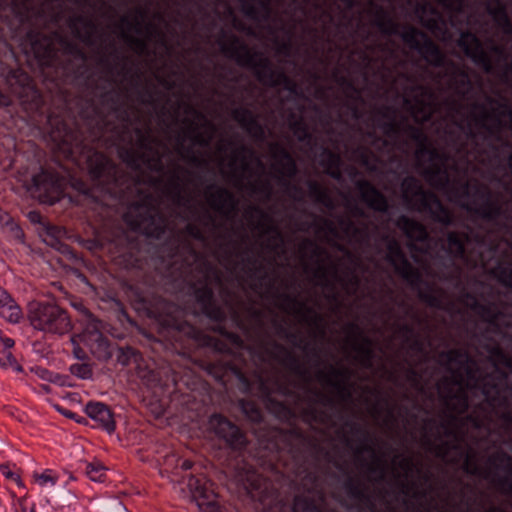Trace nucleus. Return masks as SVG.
<instances>
[{"mask_svg": "<svg viewBox=\"0 0 512 512\" xmlns=\"http://www.w3.org/2000/svg\"><path fill=\"white\" fill-rule=\"evenodd\" d=\"M341 224L345 225V232L346 233L351 232L352 235L354 237H356V238H361V239L366 240V241L369 240L370 236H369V232H368V227L367 226H365L364 228H359L351 220H348V221L341 220Z\"/></svg>", "mask_w": 512, "mask_h": 512, "instance_id": "obj_52", "label": "nucleus"}, {"mask_svg": "<svg viewBox=\"0 0 512 512\" xmlns=\"http://www.w3.org/2000/svg\"><path fill=\"white\" fill-rule=\"evenodd\" d=\"M188 487L200 498L208 499L209 491L207 488V480L204 476L191 475L188 479Z\"/></svg>", "mask_w": 512, "mask_h": 512, "instance_id": "obj_44", "label": "nucleus"}, {"mask_svg": "<svg viewBox=\"0 0 512 512\" xmlns=\"http://www.w3.org/2000/svg\"><path fill=\"white\" fill-rule=\"evenodd\" d=\"M350 376L351 374L348 369H340L332 365L330 366V374H327L323 370L318 371V379L331 387L343 401H349L352 398L350 385L348 383Z\"/></svg>", "mask_w": 512, "mask_h": 512, "instance_id": "obj_15", "label": "nucleus"}, {"mask_svg": "<svg viewBox=\"0 0 512 512\" xmlns=\"http://www.w3.org/2000/svg\"><path fill=\"white\" fill-rule=\"evenodd\" d=\"M273 157L280 164L279 183L286 189L289 196L296 201L303 200V189L292 183V179L298 174V166L293 155L284 147L279 144H274Z\"/></svg>", "mask_w": 512, "mask_h": 512, "instance_id": "obj_9", "label": "nucleus"}, {"mask_svg": "<svg viewBox=\"0 0 512 512\" xmlns=\"http://www.w3.org/2000/svg\"><path fill=\"white\" fill-rule=\"evenodd\" d=\"M31 191L39 201L52 205L63 194L62 178L57 173L42 168L32 177Z\"/></svg>", "mask_w": 512, "mask_h": 512, "instance_id": "obj_10", "label": "nucleus"}, {"mask_svg": "<svg viewBox=\"0 0 512 512\" xmlns=\"http://www.w3.org/2000/svg\"><path fill=\"white\" fill-rule=\"evenodd\" d=\"M322 154L324 159L321 164L326 168V173L333 179L341 180L342 175L339 171L340 156L327 147H322Z\"/></svg>", "mask_w": 512, "mask_h": 512, "instance_id": "obj_41", "label": "nucleus"}, {"mask_svg": "<svg viewBox=\"0 0 512 512\" xmlns=\"http://www.w3.org/2000/svg\"><path fill=\"white\" fill-rule=\"evenodd\" d=\"M15 361V358L13 357L11 351L8 350H0V366L6 367L8 365H11Z\"/></svg>", "mask_w": 512, "mask_h": 512, "instance_id": "obj_64", "label": "nucleus"}, {"mask_svg": "<svg viewBox=\"0 0 512 512\" xmlns=\"http://www.w3.org/2000/svg\"><path fill=\"white\" fill-rule=\"evenodd\" d=\"M408 131L411 139L417 142L420 146L418 149V154L420 156L429 155L432 160L441 158V154L435 148H432L427 144V137L421 129L414 126H408Z\"/></svg>", "mask_w": 512, "mask_h": 512, "instance_id": "obj_38", "label": "nucleus"}, {"mask_svg": "<svg viewBox=\"0 0 512 512\" xmlns=\"http://www.w3.org/2000/svg\"><path fill=\"white\" fill-rule=\"evenodd\" d=\"M221 52L239 66L253 71L257 80L272 88L283 87L290 94L300 97L302 91L297 83L283 70L276 69L272 62L259 53L252 52L239 37L231 35L230 42L221 41Z\"/></svg>", "mask_w": 512, "mask_h": 512, "instance_id": "obj_4", "label": "nucleus"}, {"mask_svg": "<svg viewBox=\"0 0 512 512\" xmlns=\"http://www.w3.org/2000/svg\"><path fill=\"white\" fill-rule=\"evenodd\" d=\"M274 349L285 354L283 359H280L277 353L265 348V352L269 354L273 359L279 361L283 364L290 372L295 374L296 376L304 379L307 384L310 383V373L307 368L301 363L300 359L291 351L286 349L283 345L279 344L276 341L272 342Z\"/></svg>", "mask_w": 512, "mask_h": 512, "instance_id": "obj_20", "label": "nucleus"}, {"mask_svg": "<svg viewBox=\"0 0 512 512\" xmlns=\"http://www.w3.org/2000/svg\"><path fill=\"white\" fill-rule=\"evenodd\" d=\"M240 407L248 419L259 426L262 425L264 420L263 411L254 400L242 399L240 400Z\"/></svg>", "mask_w": 512, "mask_h": 512, "instance_id": "obj_43", "label": "nucleus"}, {"mask_svg": "<svg viewBox=\"0 0 512 512\" xmlns=\"http://www.w3.org/2000/svg\"><path fill=\"white\" fill-rule=\"evenodd\" d=\"M463 470L469 475L479 476L482 474V470L478 466L475 456L468 452L465 454Z\"/></svg>", "mask_w": 512, "mask_h": 512, "instance_id": "obj_53", "label": "nucleus"}, {"mask_svg": "<svg viewBox=\"0 0 512 512\" xmlns=\"http://www.w3.org/2000/svg\"><path fill=\"white\" fill-rule=\"evenodd\" d=\"M488 380H485L481 387V393L486 399L488 405L494 407L495 405L505 408L500 414V419L504 422L506 429L510 430L512 427V411L508 409L509 401L506 397L501 395L499 384L492 379V375H487Z\"/></svg>", "mask_w": 512, "mask_h": 512, "instance_id": "obj_16", "label": "nucleus"}, {"mask_svg": "<svg viewBox=\"0 0 512 512\" xmlns=\"http://www.w3.org/2000/svg\"><path fill=\"white\" fill-rule=\"evenodd\" d=\"M185 233L193 238L194 240L205 242L206 241V235L203 232V230L198 227L196 224L189 223L185 227Z\"/></svg>", "mask_w": 512, "mask_h": 512, "instance_id": "obj_56", "label": "nucleus"}, {"mask_svg": "<svg viewBox=\"0 0 512 512\" xmlns=\"http://www.w3.org/2000/svg\"><path fill=\"white\" fill-rule=\"evenodd\" d=\"M249 211L251 213H256L258 214L264 221L268 222L269 225L266 226V232H271V233H274L275 234V237L281 242V243H284V237H283V234L281 233L280 229L272 224V219L271 217L269 216V214H267L263 209H261L259 206H250L249 207Z\"/></svg>", "mask_w": 512, "mask_h": 512, "instance_id": "obj_48", "label": "nucleus"}, {"mask_svg": "<svg viewBox=\"0 0 512 512\" xmlns=\"http://www.w3.org/2000/svg\"><path fill=\"white\" fill-rule=\"evenodd\" d=\"M446 241L447 244H442L441 246L445 256L438 255L441 265L444 268L454 266L457 260H467V245L471 243V236L469 233L449 231L446 234Z\"/></svg>", "mask_w": 512, "mask_h": 512, "instance_id": "obj_13", "label": "nucleus"}, {"mask_svg": "<svg viewBox=\"0 0 512 512\" xmlns=\"http://www.w3.org/2000/svg\"><path fill=\"white\" fill-rule=\"evenodd\" d=\"M34 371L35 374L42 380L57 384L59 386L65 385L64 376L59 373H55L43 367H36Z\"/></svg>", "mask_w": 512, "mask_h": 512, "instance_id": "obj_49", "label": "nucleus"}, {"mask_svg": "<svg viewBox=\"0 0 512 512\" xmlns=\"http://www.w3.org/2000/svg\"><path fill=\"white\" fill-rule=\"evenodd\" d=\"M28 10L20 23L14 16L0 26V79L20 98L27 91L40 97L32 78L20 67L17 56L20 52L55 84L71 74L87 84L91 79L86 66L87 53L57 30L46 33V27L40 25L44 18L42 9L32 5Z\"/></svg>", "mask_w": 512, "mask_h": 512, "instance_id": "obj_2", "label": "nucleus"}, {"mask_svg": "<svg viewBox=\"0 0 512 512\" xmlns=\"http://www.w3.org/2000/svg\"><path fill=\"white\" fill-rule=\"evenodd\" d=\"M27 218L32 224L38 226L40 235L43 236L45 241L51 246L56 247L61 244L60 237L63 234L62 229L46 221L41 212L31 210L27 213Z\"/></svg>", "mask_w": 512, "mask_h": 512, "instance_id": "obj_24", "label": "nucleus"}, {"mask_svg": "<svg viewBox=\"0 0 512 512\" xmlns=\"http://www.w3.org/2000/svg\"><path fill=\"white\" fill-rule=\"evenodd\" d=\"M356 187L361 200L372 210L388 213L390 205L387 197L368 180H359Z\"/></svg>", "mask_w": 512, "mask_h": 512, "instance_id": "obj_18", "label": "nucleus"}, {"mask_svg": "<svg viewBox=\"0 0 512 512\" xmlns=\"http://www.w3.org/2000/svg\"><path fill=\"white\" fill-rule=\"evenodd\" d=\"M85 413L98 424V427L108 434H112L115 431L114 413L108 405L91 401L86 405Z\"/></svg>", "mask_w": 512, "mask_h": 512, "instance_id": "obj_21", "label": "nucleus"}, {"mask_svg": "<svg viewBox=\"0 0 512 512\" xmlns=\"http://www.w3.org/2000/svg\"><path fill=\"white\" fill-rule=\"evenodd\" d=\"M438 2L447 9L461 11L464 0H438Z\"/></svg>", "mask_w": 512, "mask_h": 512, "instance_id": "obj_62", "label": "nucleus"}, {"mask_svg": "<svg viewBox=\"0 0 512 512\" xmlns=\"http://www.w3.org/2000/svg\"><path fill=\"white\" fill-rule=\"evenodd\" d=\"M385 239L388 240L386 261L394 268L395 273L418 292L419 299L427 306L441 309V297L433 292L432 286L424 280L422 272L408 260L398 241L389 239L388 236Z\"/></svg>", "mask_w": 512, "mask_h": 512, "instance_id": "obj_5", "label": "nucleus"}, {"mask_svg": "<svg viewBox=\"0 0 512 512\" xmlns=\"http://www.w3.org/2000/svg\"><path fill=\"white\" fill-rule=\"evenodd\" d=\"M493 354L508 368L512 369V360L510 357L499 347L493 349Z\"/></svg>", "mask_w": 512, "mask_h": 512, "instance_id": "obj_61", "label": "nucleus"}, {"mask_svg": "<svg viewBox=\"0 0 512 512\" xmlns=\"http://www.w3.org/2000/svg\"><path fill=\"white\" fill-rule=\"evenodd\" d=\"M444 404L450 411L449 418L452 422L458 421V416L464 415L470 408V399L465 390L454 392L448 390V394L443 397Z\"/></svg>", "mask_w": 512, "mask_h": 512, "instance_id": "obj_26", "label": "nucleus"}, {"mask_svg": "<svg viewBox=\"0 0 512 512\" xmlns=\"http://www.w3.org/2000/svg\"><path fill=\"white\" fill-rule=\"evenodd\" d=\"M170 195L175 204L178 206H183L189 203V199H187L183 194V189L181 185V179L179 175L174 174L173 180L171 183Z\"/></svg>", "mask_w": 512, "mask_h": 512, "instance_id": "obj_47", "label": "nucleus"}, {"mask_svg": "<svg viewBox=\"0 0 512 512\" xmlns=\"http://www.w3.org/2000/svg\"><path fill=\"white\" fill-rule=\"evenodd\" d=\"M123 37L132 45H134L139 51L143 52L147 49V44L144 40L132 37L126 33H123Z\"/></svg>", "mask_w": 512, "mask_h": 512, "instance_id": "obj_63", "label": "nucleus"}, {"mask_svg": "<svg viewBox=\"0 0 512 512\" xmlns=\"http://www.w3.org/2000/svg\"><path fill=\"white\" fill-rule=\"evenodd\" d=\"M452 83L456 88V92L461 96H465L466 90H471L473 87V83L470 77L469 82H466L464 79H455V81Z\"/></svg>", "mask_w": 512, "mask_h": 512, "instance_id": "obj_58", "label": "nucleus"}, {"mask_svg": "<svg viewBox=\"0 0 512 512\" xmlns=\"http://www.w3.org/2000/svg\"><path fill=\"white\" fill-rule=\"evenodd\" d=\"M134 133L138 138V146L141 150L151 151L152 146V136L150 133V129L144 130L141 127H135Z\"/></svg>", "mask_w": 512, "mask_h": 512, "instance_id": "obj_51", "label": "nucleus"}, {"mask_svg": "<svg viewBox=\"0 0 512 512\" xmlns=\"http://www.w3.org/2000/svg\"><path fill=\"white\" fill-rule=\"evenodd\" d=\"M100 101L122 124L108 118L93 99L77 100V115L65 100L63 109L47 116L49 137L53 149L81 170H86L101 193L111 200L122 202L138 184V180L100 151L101 146H115L120 160L131 170L139 172L145 164L151 171L163 172L161 157L153 158L133 148L131 126L134 121L129 107L122 102L117 89H104Z\"/></svg>", "mask_w": 512, "mask_h": 512, "instance_id": "obj_1", "label": "nucleus"}, {"mask_svg": "<svg viewBox=\"0 0 512 512\" xmlns=\"http://www.w3.org/2000/svg\"><path fill=\"white\" fill-rule=\"evenodd\" d=\"M401 187L404 201L411 209L427 214L433 222L445 228L454 225V215L449 208L435 193L426 191L416 177L407 176L403 179Z\"/></svg>", "mask_w": 512, "mask_h": 512, "instance_id": "obj_6", "label": "nucleus"}, {"mask_svg": "<svg viewBox=\"0 0 512 512\" xmlns=\"http://www.w3.org/2000/svg\"><path fill=\"white\" fill-rule=\"evenodd\" d=\"M243 13L251 19H258L260 11L266 16L271 12L270 0H240Z\"/></svg>", "mask_w": 512, "mask_h": 512, "instance_id": "obj_39", "label": "nucleus"}, {"mask_svg": "<svg viewBox=\"0 0 512 512\" xmlns=\"http://www.w3.org/2000/svg\"><path fill=\"white\" fill-rule=\"evenodd\" d=\"M69 26L75 36L86 45H96L95 33L98 30V25L94 20L85 15H76L69 20Z\"/></svg>", "mask_w": 512, "mask_h": 512, "instance_id": "obj_22", "label": "nucleus"}, {"mask_svg": "<svg viewBox=\"0 0 512 512\" xmlns=\"http://www.w3.org/2000/svg\"><path fill=\"white\" fill-rule=\"evenodd\" d=\"M308 391L313 395V399L311 400L312 405L303 409L302 411V417L303 421L308 424L312 425L314 423H321L323 422L322 414L318 411V409L314 406L315 403H321L325 406H335V401L332 397L322 393L321 391L317 389H313L308 386Z\"/></svg>", "mask_w": 512, "mask_h": 512, "instance_id": "obj_27", "label": "nucleus"}, {"mask_svg": "<svg viewBox=\"0 0 512 512\" xmlns=\"http://www.w3.org/2000/svg\"><path fill=\"white\" fill-rule=\"evenodd\" d=\"M232 117L248 134L259 140L265 139V128L250 109L236 108Z\"/></svg>", "mask_w": 512, "mask_h": 512, "instance_id": "obj_23", "label": "nucleus"}, {"mask_svg": "<svg viewBox=\"0 0 512 512\" xmlns=\"http://www.w3.org/2000/svg\"><path fill=\"white\" fill-rule=\"evenodd\" d=\"M189 122V125L191 126V132L194 135V142L196 144H199L200 146L206 147L209 145V139L205 138L201 133L197 131V128L195 127L194 122L190 120H186Z\"/></svg>", "mask_w": 512, "mask_h": 512, "instance_id": "obj_59", "label": "nucleus"}, {"mask_svg": "<svg viewBox=\"0 0 512 512\" xmlns=\"http://www.w3.org/2000/svg\"><path fill=\"white\" fill-rule=\"evenodd\" d=\"M143 379L148 387L159 388L160 390H165L167 387H169L170 383L173 385L176 384V378L174 374H166L163 376L160 372L155 370H148L143 375Z\"/></svg>", "mask_w": 512, "mask_h": 512, "instance_id": "obj_40", "label": "nucleus"}, {"mask_svg": "<svg viewBox=\"0 0 512 512\" xmlns=\"http://www.w3.org/2000/svg\"><path fill=\"white\" fill-rule=\"evenodd\" d=\"M465 297L472 301L471 309L477 312L485 322L499 329V321L504 317V312L495 303L482 304L473 294L467 292Z\"/></svg>", "mask_w": 512, "mask_h": 512, "instance_id": "obj_28", "label": "nucleus"}, {"mask_svg": "<svg viewBox=\"0 0 512 512\" xmlns=\"http://www.w3.org/2000/svg\"><path fill=\"white\" fill-rule=\"evenodd\" d=\"M457 46L466 57L486 73H492L494 65L490 55L484 49L480 38L471 30H461Z\"/></svg>", "mask_w": 512, "mask_h": 512, "instance_id": "obj_12", "label": "nucleus"}, {"mask_svg": "<svg viewBox=\"0 0 512 512\" xmlns=\"http://www.w3.org/2000/svg\"><path fill=\"white\" fill-rule=\"evenodd\" d=\"M402 335L406 338V340L413 339L412 347L413 349L422 352L423 351V343L421 340L418 339L415 333V329L410 324H402L399 328Z\"/></svg>", "mask_w": 512, "mask_h": 512, "instance_id": "obj_50", "label": "nucleus"}, {"mask_svg": "<svg viewBox=\"0 0 512 512\" xmlns=\"http://www.w3.org/2000/svg\"><path fill=\"white\" fill-rule=\"evenodd\" d=\"M115 248L117 249L115 259L125 268L144 270L148 265L147 255L139 247L137 239L126 232H121V236L115 243Z\"/></svg>", "mask_w": 512, "mask_h": 512, "instance_id": "obj_11", "label": "nucleus"}, {"mask_svg": "<svg viewBox=\"0 0 512 512\" xmlns=\"http://www.w3.org/2000/svg\"><path fill=\"white\" fill-rule=\"evenodd\" d=\"M349 329L357 340H361V343H355V350L361 355L363 365L370 368L375 356L372 348V340L364 334L363 330L356 323H350Z\"/></svg>", "mask_w": 512, "mask_h": 512, "instance_id": "obj_31", "label": "nucleus"}, {"mask_svg": "<svg viewBox=\"0 0 512 512\" xmlns=\"http://www.w3.org/2000/svg\"><path fill=\"white\" fill-rule=\"evenodd\" d=\"M274 325L279 336L285 338L296 348L302 349L305 353L311 352L317 363H321L319 350L316 347H310L309 343L305 342L299 333L290 331L287 327L278 321H275Z\"/></svg>", "mask_w": 512, "mask_h": 512, "instance_id": "obj_32", "label": "nucleus"}, {"mask_svg": "<svg viewBox=\"0 0 512 512\" xmlns=\"http://www.w3.org/2000/svg\"><path fill=\"white\" fill-rule=\"evenodd\" d=\"M462 196L482 201L481 205H478L476 201L473 203L463 202L461 207L484 221L495 222L504 214L502 205L493 199L492 191L484 185L476 183L471 187L469 182H465L462 185Z\"/></svg>", "mask_w": 512, "mask_h": 512, "instance_id": "obj_7", "label": "nucleus"}, {"mask_svg": "<svg viewBox=\"0 0 512 512\" xmlns=\"http://www.w3.org/2000/svg\"><path fill=\"white\" fill-rule=\"evenodd\" d=\"M243 255L242 261L244 263V269L250 278L258 280V283L253 286V289H258L265 281L269 280V273L265 266L258 262L257 257L253 254L251 249H246Z\"/></svg>", "mask_w": 512, "mask_h": 512, "instance_id": "obj_30", "label": "nucleus"}, {"mask_svg": "<svg viewBox=\"0 0 512 512\" xmlns=\"http://www.w3.org/2000/svg\"><path fill=\"white\" fill-rule=\"evenodd\" d=\"M33 0H0V26L16 16L17 22H21V17L29 11Z\"/></svg>", "mask_w": 512, "mask_h": 512, "instance_id": "obj_29", "label": "nucleus"}, {"mask_svg": "<svg viewBox=\"0 0 512 512\" xmlns=\"http://www.w3.org/2000/svg\"><path fill=\"white\" fill-rule=\"evenodd\" d=\"M442 174L445 175V182L447 183L448 182L447 174L440 167H435V168L427 169L425 171V176L430 181L438 179Z\"/></svg>", "mask_w": 512, "mask_h": 512, "instance_id": "obj_60", "label": "nucleus"}, {"mask_svg": "<svg viewBox=\"0 0 512 512\" xmlns=\"http://www.w3.org/2000/svg\"><path fill=\"white\" fill-rule=\"evenodd\" d=\"M0 315L12 323L22 318V311L11 295L0 287Z\"/></svg>", "mask_w": 512, "mask_h": 512, "instance_id": "obj_34", "label": "nucleus"}, {"mask_svg": "<svg viewBox=\"0 0 512 512\" xmlns=\"http://www.w3.org/2000/svg\"><path fill=\"white\" fill-rule=\"evenodd\" d=\"M345 426L349 427L353 434L362 437V445L357 449V454L361 455L364 452H367L372 455L374 459V462L372 464H367L365 461H362L363 464L367 465L369 473H378V481H384L386 475V465L383 458L377 454L374 444L372 443L373 438L369 431L352 420H347L345 422Z\"/></svg>", "mask_w": 512, "mask_h": 512, "instance_id": "obj_14", "label": "nucleus"}, {"mask_svg": "<svg viewBox=\"0 0 512 512\" xmlns=\"http://www.w3.org/2000/svg\"><path fill=\"white\" fill-rule=\"evenodd\" d=\"M34 478H35V481L41 486H45L47 484H50L53 486L56 484L57 479H58L56 474L50 469H47L40 474H35Z\"/></svg>", "mask_w": 512, "mask_h": 512, "instance_id": "obj_55", "label": "nucleus"}, {"mask_svg": "<svg viewBox=\"0 0 512 512\" xmlns=\"http://www.w3.org/2000/svg\"><path fill=\"white\" fill-rule=\"evenodd\" d=\"M440 358L445 360L447 366L452 364L468 366V364L473 362L470 354L464 349H450L443 351L440 353ZM467 373L470 378L474 377V372L469 367H467Z\"/></svg>", "mask_w": 512, "mask_h": 512, "instance_id": "obj_36", "label": "nucleus"}, {"mask_svg": "<svg viewBox=\"0 0 512 512\" xmlns=\"http://www.w3.org/2000/svg\"><path fill=\"white\" fill-rule=\"evenodd\" d=\"M208 188L209 190L216 189V193L210 195V202L214 209L223 213L226 217L236 215L239 202L230 190L219 187L214 183L209 185Z\"/></svg>", "mask_w": 512, "mask_h": 512, "instance_id": "obj_19", "label": "nucleus"}, {"mask_svg": "<svg viewBox=\"0 0 512 512\" xmlns=\"http://www.w3.org/2000/svg\"><path fill=\"white\" fill-rule=\"evenodd\" d=\"M307 187L309 189V195L313 198L315 203L322 205L329 210L335 209V202L329 191L318 181L311 179L308 180Z\"/></svg>", "mask_w": 512, "mask_h": 512, "instance_id": "obj_37", "label": "nucleus"}, {"mask_svg": "<svg viewBox=\"0 0 512 512\" xmlns=\"http://www.w3.org/2000/svg\"><path fill=\"white\" fill-rule=\"evenodd\" d=\"M379 116L381 118L386 119L387 121L377 120V126L381 128L384 134L390 138H397L400 135V125L394 120L390 113L389 108H385L378 111Z\"/></svg>", "mask_w": 512, "mask_h": 512, "instance_id": "obj_42", "label": "nucleus"}, {"mask_svg": "<svg viewBox=\"0 0 512 512\" xmlns=\"http://www.w3.org/2000/svg\"><path fill=\"white\" fill-rule=\"evenodd\" d=\"M290 127L300 142H312L313 135L302 118L294 120Z\"/></svg>", "mask_w": 512, "mask_h": 512, "instance_id": "obj_46", "label": "nucleus"}, {"mask_svg": "<svg viewBox=\"0 0 512 512\" xmlns=\"http://www.w3.org/2000/svg\"><path fill=\"white\" fill-rule=\"evenodd\" d=\"M71 374L81 379H89L92 377V369L86 363H74L70 366Z\"/></svg>", "mask_w": 512, "mask_h": 512, "instance_id": "obj_54", "label": "nucleus"}, {"mask_svg": "<svg viewBox=\"0 0 512 512\" xmlns=\"http://www.w3.org/2000/svg\"><path fill=\"white\" fill-rule=\"evenodd\" d=\"M277 296L287 305L293 307L294 312L301 317L303 322L309 326L320 329L321 334L324 335V330L321 328L323 324V317L315 309L307 306V304L299 300L297 296H293L288 293H277Z\"/></svg>", "mask_w": 512, "mask_h": 512, "instance_id": "obj_17", "label": "nucleus"}, {"mask_svg": "<svg viewBox=\"0 0 512 512\" xmlns=\"http://www.w3.org/2000/svg\"><path fill=\"white\" fill-rule=\"evenodd\" d=\"M499 273V281L512 290V267H500Z\"/></svg>", "mask_w": 512, "mask_h": 512, "instance_id": "obj_57", "label": "nucleus"}, {"mask_svg": "<svg viewBox=\"0 0 512 512\" xmlns=\"http://www.w3.org/2000/svg\"><path fill=\"white\" fill-rule=\"evenodd\" d=\"M495 6L487 5L488 14L506 33L512 34V20L508 14L507 6L502 0H491Z\"/></svg>", "mask_w": 512, "mask_h": 512, "instance_id": "obj_33", "label": "nucleus"}, {"mask_svg": "<svg viewBox=\"0 0 512 512\" xmlns=\"http://www.w3.org/2000/svg\"><path fill=\"white\" fill-rule=\"evenodd\" d=\"M496 461L505 463L506 465L503 468L508 473V476L498 478V486L500 487L501 492L512 496V457L505 452H501L490 458L491 464L494 465Z\"/></svg>", "mask_w": 512, "mask_h": 512, "instance_id": "obj_35", "label": "nucleus"}, {"mask_svg": "<svg viewBox=\"0 0 512 512\" xmlns=\"http://www.w3.org/2000/svg\"><path fill=\"white\" fill-rule=\"evenodd\" d=\"M85 473L94 482L102 483L106 480V467L100 462L87 463Z\"/></svg>", "mask_w": 512, "mask_h": 512, "instance_id": "obj_45", "label": "nucleus"}, {"mask_svg": "<svg viewBox=\"0 0 512 512\" xmlns=\"http://www.w3.org/2000/svg\"><path fill=\"white\" fill-rule=\"evenodd\" d=\"M30 322L35 329L48 333L64 334L70 329L66 311L54 304H38L30 311Z\"/></svg>", "mask_w": 512, "mask_h": 512, "instance_id": "obj_8", "label": "nucleus"}, {"mask_svg": "<svg viewBox=\"0 0 512 512\" xmlns=\"http://www.w3.org/2000/svg\"><path fill=\"white\" fill-rule=\"evenodd\" d=\"M395 224L411 242L426 243L430 240L426 226L417 220L401 215Z\"/></svg>", "mask_w": 512, "mask_h": 512, "instance_id": "obj_25", "label": "nucleus"}, {"mask_svg": "<svg viewBox=\"0 0 512 512\" xmlns=\"http://www.w3.org/2000/svg\"><path fill=\"white\" fill-rule=\"evenodd\" d=\"M370 6L375 11L374 25L383 35L399 36L411 50L434 68L451 67L452 82L455 79H464L469 82V71L449 61L440 46L427 33L412 25H405L401 29L400 24L393 20L382 6L374 1H370Z\"/></svg>", "mask_w": 512, "mask_h": 512, "instance_id": "obj_3", "label": "nucleus"}]
</instances>
